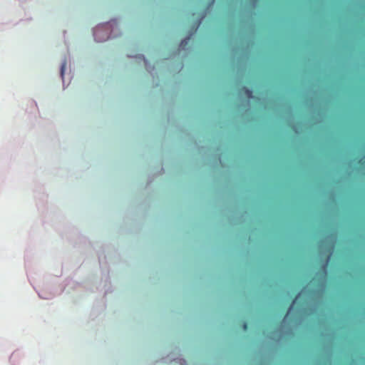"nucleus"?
Here are the masks:
<instances>
[{"instance_id":"0eeeda50","label":"nucleus","mask_w":365,"mask_h":365,"mask_svg":"<svg viewBox=\"0 0 365 365\" xmlns=\"http://www.w3.org/2000/svg\"><path fill=\"white\" fill-rule=\"evenodd\" d=\"M99 29H96V31H94V36L96 37L97 36V32L98 31Z\"/></svg>"},{"instance_id":"f03ea898","label":"nucleus","mask_w":365,"mask_h":365,"mask_svg":"<svg viewBox=\"0 0 365 365\" xmlns=\"http://www.w3.org/2000/svg\"><path fill=\"white\" fill-rule=\"evenodd\" d=\"M189 39H190V37H188L186 39H184L183 41H182V42L180 43V46H184L187 45V43H188Z\"/></svg>"},{"instance_id":"f257e3e1","label":"nucleus","mask_w":365,"mask_h":365,"mask_svg":"<svg viewBox=\"0 0 365 365\" xmlns=\"http://www.w3.org/2000/svg\"><path fill=\"white\" fill-rule=\"evenodd\" d=\"M299 294H298L295 297V298L293 299V301H292V304H290V306H289V309H288V311H287V314H286V315H285V317H286L288 315V314H289V311L291 310V309L292 308L293 305L294 304V303H295V302H296V300H297V297H298V296H299Z\"/></svg>"},{"instance_id":"423d86ee","label":"nucleus","mask_w":365,"mask_h":365,"mask_svg":"<svg viewBox=\"0 0 365 365\" xmlns=\"http://www.w3.org/2000/svg\"><path fill=\"white\" fill-rule=\"evenodd\" d=\"M63 72H64V66H63L61 67V76H63Z\"/></svg>"},{"instance_id":"7ed1b4c3","label":"nucleus","mask_w":365,"mask_h":365,"mask_svg":"<svg viewBox=\"0 0 365 365\" xmlns=\"http://www.w3.org/2000/svg\"><path fill=\"white\" fill-rule=\"evenodd\" d=\"M201 24V19H200L199 21H197V22L196 23V25H195V31L197 30V29L199 27L200 24Z\"/></svg>"},{"instance_id":"39448f33","label":"nucleus","mask_w":365,"mask_h":365,"mask_svg":"<svg viewBox=\"0 0 365 365\" xmlns=\"http://www.w3.org/2000/svg\"><path fill=\"white\" fill-rule=\"evenodd\" d=\"M246 93H247V96H248L249 97H250V96H251V95H252V91H250L249 89H247V90H246Z\"/></svg>"},{"instance_id":"20e7f679","label":"nucleus","mask_w":365,"mask_h":365,"mask_svg":"<svg viewBox=\"0 0 365 365\" xmlns=\"http://www.w3.org/2000/svg\"><path fill=\"white\" fill-rule=\"evenodd\" d=\"M242 327H243V329L244 330H247V322H244Z\"/></svg>"},{"instance_id":"6e6552de","label":"nucleus","mask_w":365,"mask_h":365,"mask_svg":"<svg viewBox=\"0 0 365 365\" xmlns=\"http://www.w3.org/2000/svg\"><path fill=\"white\" fill-rule=\"evenodd\" d=\"M319 117H322V115H319Z\"/></svg>"}]
</instances>
